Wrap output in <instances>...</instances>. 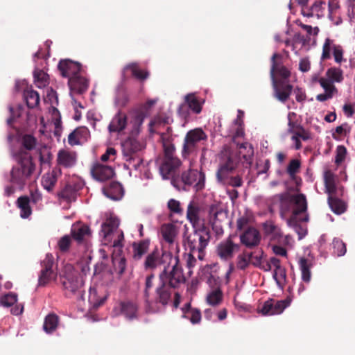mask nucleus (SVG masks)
I'll list each match as a JSON object with an SVG mask.
<instances>
[{"label":"nucleus","instance_id":"f257e3e1","mask_svg":"<svg viewBox=\"0 0 355 355\" xmlns=\"http://www.w3.org/2000/svg\"><path fill=\"white\" fill-rule=\"evenodd\" d=\"M280 214L282 218L291 214L290 218L287 220L289 226L296 225V217L304 214V216L300 218L302 222L309 220V215L306 213L308 203L306 196L303 193L290 194L284 193L279 195Z\"/></svg>","mask_w":355,"mask_h":355},{"label":"nucleus","instance_id":"f03ea898","mask_svg":"<svg viewBox=\"0 0 355 355\" xmlns=\"http://www.w3.org/2000/svg\"><path fill=\"white\" fill-rule=\"evenodd\" d=\"M14 157L17 164L10 171V182L22 189L35 171V165L31 153L24 149H19L15 153Z\"/></svg>","mask_w":355,"mask_h":355},{"label":"nucleus","instance_id":"7ed1b4c3","mask_svg":"<svg viewBox=\"0 0 355 355\" xmlns=\"http://www.w3.org/2000/svg\"><path fill=\"white\" fill-rule=\"evenodd\" d=\"M60 281L65 297L76 298L77 300H84V281L78 271L71 265L64 266L63 274L60 275Z\"/></svg>","mask_w":355,"mask_h":355},{"label":"nucleus","instance_id":"20e7f679","mask_svg":"<svg viewBox=\"0 0 355 355\" xmlns=\"http://www.w3.org/2000/svg\"><path fill=\"white\" fill-rule=\"evenodd\" d=\"M205 175L197 169L188 168L174 175L171 184L178 190L189 191L193 188L196 191L205 187Z\"/></svg>","mask_w":355,"mask_h":355},{"label":"nucleus","instance_id":"39448f33","mask_svg":"<svg viewBox=\"0 0 355 355\" xmlns=\"http://www.w3.org/2000/svg\"><path fill=\"white\" fill-rule=\"evenodd\" d=\"M164 155L157 158L156 162L159 166V170L163 179H169L178 175L177 171L180 167L182 162L175 155V146L173 144H164Z\"/></svg>","mask_w":355,"mask_h":355},{"label":"nucleus","instance_id":"423d86ee","mask_svg":"<svg viewBox=\"0 0 355 355\" xmlns=\"http://www.w3.org/2000/svg\"><path fill=\"white\" fill-rule=\"evenodd\" d=\"M211 239L210 231L204 225L198 228H194L186 237L184 245L191 252H197L198 258L202 260L205 257V250Z\"/></svg>","mask_w":355,"mask_h":355},{"label":"nucleus","instance_id":"0eeeda50","mask_svg":"<svg viewBox=\"0 0 355 355\" xmlns=\"http://www.w3.org/2000/svg\"><path fill=\"white\" fill-rule=\"evenodd\" d=\"M238 157L233 154L227 156L225 160H222L216 172V178L218 182L223 185H229L233 187H240L243 184L242 178L239 175L231 176L230 174L237 167Z\"/></svg>","mask_w":355,"mask_h":355},{"label":"nucleus","instance_id":"6e6552de","mask_svg":"<svg viewBox=\"0 0 355 355\" xmlns=\"http://www.w3.org/2000/svg\"><path fill=\"white\" fill-rule=\"evenodd\" d=\"M175 261L171 268H169L168 265L164 266V269L159 274V282L176 289L185 282L186 278L180 264L178 256L175 257Z\"/></svg>","mask_w":355,"mask_h":355},{"label":"nucleus","instance_id":"1a4fd4ad","mask_svg":"<svg viewBox=\"0 0 355 355\" xmlns=\"http://www.w3.org/2000/svg\"><path fill=\"white\" fill-rule=\"evenodd\" d=\"M174 290L175 288L159 282L155 291L154 300H151L153 305L157 309V312L160 310V306L165 307L171 302H173L175 308L178 307L181 295Z\"/></svg>","mask_w":355,"mask_h":355},{"label":"nucleus","instance_id":"9d476101","mask_svg":"<svg viewBox=\"0 0 355 355\" xmlns=\"http://www.w3.org/2000/svg\"><path fill=\"white\" fill-rule=\"evenodd\" d=\"M155 101L149 100L146 104L139 105L130 109L128 114L130 116V125L131 126L130 135L138 136L141 131L144 119L148 114L149 107L155 104Z\"/></svg>","mask_w":355,"mask_h":355},{"label":"nucleus","instance_id":"9b49d317","mask_svg":"<svg viewBox=\"0 0 355 355\" xmlns=\"http://www.w3.org/2000/svg\"><path fill=\"white\" fill-rule=\"evenodd\" d=\"M207 135L201 128H195L189 130L185 135L182 150V156L187 159L191 155L196 153L198 144L201 141H206Z\"/></svg>","mask_w":355,"mask_h":355},{"label":"nucleus","instance_id":"f8f14e48","mask_svg":"<svg viewBox=\"0 0 355 355\" xmlns=\"http://www.w3.org/2000/svg\"><path fill=\"white\" fill-rule=\"evenodd\" d=\"M41 270L38 276V286H45L57 277L56 266L51 254H46L40 263Z\"/></svg>","mask_w":355,"mask_h":355},{"label":"nucleus","instance_id":"ddd939ff","mask_svg":"<svg viewBox=\"0 0 355 355\" xmlns=\"http://www.w3.org/2000/svg\"><path fill=\"white\" fill-rule=\"evenodd\" d=\"M274 70L275 66H273L270 71L274 89V96L279 101L285 103L292 93L293 85L289 83L288 80H277L276 78H274Z\"/></svg>","mask_w":355,"mask_h":355},{"label":"nucleus","instance_id":"4468645a","mask_svg":"<svg viewBox=\"0 0 355 355\" xmlns=\"http://www.w3.org/2000/svg\"><path fill=\"white\" fill-rule=\"evenodd\" d=\"M291 302L289 298L283 300L268 299L265 301L261 306L258 308L259 312L263 315H272L282 313Z\"/></svg>","mask_w":355,"mask_h":355},{"label":"nucleus","instance_id":"2eb2a0df","mask_svg":"<svg viewBox=\"0 0 355 355\" xmlns=\"http://www.w3.org/2000/svg\"><path fill=\"white\" fill-rule=\"evenodd\" d=\"M204 102V100L197 97L194 93L188 94L184 96V103L178 108V112L186 117L188 114L187 107H189L193 113L200 114Z\"/></svg>","mask_w":355,"mask_h":355},{"label":"nucleus","instance_id":"dca6fc26","mask_svg":"<svg viewBox=\"0 0 355 355\" xmlns=\"http://www.w3.org/2000/svg\"><path fill=\"white\" fill-rule=\"evenodd\" d=\"M333 51L335 62L340 64L343 60V49L340 45L334 44V40L327 38L322 46L321 60H327L331 58V52Z\"/></svg>","mask_w":355,"mask_h":355},{"label":"nucleus","instance_id":"f3484780","mask_svg":"<svg viewBox=\"0 0 355 355\" xmlns=\"http://www.w3.org/2000/svg\"><path fill=\"white\" fill-rule=\"evenodd\" d=\"M119 226V220L115 216H110L101 225V233L104 245H109L112 243L113 234L117 230Z\"/></svg>","mask_w":355,"mask_h":355},{"label":"nucleus","instance_id":"a211bd4d","mask_svg":"<svg viewBox=\"0 0 355 355\" xmlns=\"http://www.w3.org/2000/svg\"><path fill=\"white\" fill-rule=\"evenodd\" d=\"M78 155L76 151L60 149L56 158L57 166L55 168H71L76 164Z\"/></svg>","mask_w":355,"mask_h":355},{"label":"nucleus","instance_id":"6ab92c4d","mask_svg":"<svg viewBox=\"0 0 355 355\" xmlns=\"http://www.w3.org/2000/svg\"><path fill=\"white\" fill-rule=\"evenodd\" d=\"M81 64L70 59L60 60L58 64V69L64 78H69L78 75L81 71Z\"/></svg>","mask_w":355,"mask_h":355},{"label":"nucleus","instance_id":"aec40b11","mask_svg":"<svg viewBox=\"0 0 355 355\" xmlns=\"http://www.w3.org/2000/svg\"><path fill=\"white\" fill-rule=\"evenodd\" d=\"M239 245L234 243L230 236L226 240L220 242L216 248L218 256L223 260L227 261L231 259L234 252L239 250Z\"/></svg>","mask_w":355,"mask_h":355},{"label":"nucleus","instance_id":"412c9836","mask_svg":"<svg viewBox=\"0 0 355 355\" xmlns=\"http://www.w3.org/2000/svg\"><path fill=\"white\" fill-rule=\"evenodd\" d=\"M114 311H119L116 315H123L129 320L137 319L139 316L137 304L129 300L120 302L119 306L114 308Z\"/></svg>","mask_w":355,"mask_h":355},{"label":"nucleus","instance_id":"4be33fe9","mask_svg":"<svg viewBox=\"0 0 355 355\" xmlns=\"http://www.w3.org/2000/svg\"><path fill=\"white\" fill-rule=\"evenodd\" d=\"M166 254L158 248H155L149 253L144 261V266L146 270H154L162 266L164 263V258Z\"/></svg>","mask_w":355,"mask_h":355},{"label":"nucleus","instance_id":"5701e85b","mask_svg":"<svg viewBox=\"0 0 355 355\" xmlns=\"http://www.w3.org/2000/svg\"><path fill=\"white\" fill-rule=\"evenodd\" d=\"M240 241L247 248H252L259 244L261 235L256 228L248 227L240 234Z\"/></svg>","mask_w":355,"mask_h":355},{"label":"nucleus","instance_id":"b1692460","mask_svg":"<svg viewBox=\"0 0 355 355\" xmlns=\"http://www.w3.org/2000/svg\"><path fill=\"white\" fill-rule=\"evenodd\" d=\"M91 174L96 180L105 182L114 176V171L111 166L95 163L91 168Z\"/></svg>","mask_w":355,"mask_h":355},{"label":"nucleus","instance_id":"393cba45","mask_svg":"<svg viewBox=\"0 0 355 355\" xmlns=\"http://www.w3.org/2000/svg\"><path fill=\"white\" fill-rule=\"evenodd\" d=\"M128 125L127 114L119 110L112 119L109 125L108 130L110 132H122Z\"/></svg>","mask_w":355,"mask_h":355},{"label":"nucleus","instance_id":"a878e982","mask_svg":"<svg viewBox=\"0 0 355 355\" xmlns=\"http://www.w3.org/2000/svg\"><path fill=\"white\" fill-rule=\"evenodd\" d=\"M282 56L279 53H275L271 58V67L270 70L275 66L274 70V78H276L277 74L280 78L278 80H288L291 76V71L284 65L281 64V62L278 60H281Z\"/></svg>","mask_w":355,"mask_h":355},{"label":"nucleus","instance_id":"bb28decb","mask_svg":"<svg viewBox=\"0 0 355 355\" xmlns=\"http://www.w3.org/2000/svg\"><path fill=\"white\" fill-rule=\"evenodd\" d=\"M130 131H131V129ZM129 134H130V132H129ZM136 137L130 135V138L123 144V155L124 158L138 155L137 153L142 149L143 146L139 141L135 139Z\"/></svg>","mask_w":355,"mask_h":355},{"label":"nucleus","instance_id":"cd10ccee","mask_svg":"<svg viewBox=\"0 0 355 355\" xmlns=\"http://www.w3.org/2000/svg\"><path fill=\"white\" fill-rule=\"evenodd\" d=\"M154 274L148 275L146 277L145 288L144 290V297L145 302V309L148 313H155L157 312V309L153 305V302L150 300V290L153 286Z\"/></svg>","mask_w":355,"mask_h":355},{"label":"nucleus","instance_id":"c85d7f7f","mask_svg":"<svg viewBox=\"0 0 355 355\" xmlns=\"http://www.w3.org/2000/svg\"><path fill=\"white\" fill-rule=\"evenodd\" d=\"M68 85L70 90L77 94L85 92L89 87V80L80 75L72 76L68 80Z\"/></svg>","mask_w":355,"mask_h":355},{"label":"nucleus","instance_id":"c756f323","mask_svg":"<svg viewBox=\"0 0 355 355\" xmlns=\"http://www.w3.org/2000/svg\"><path fill=\"white\" fill-rule=\"evenodd\" d=\"M79 183L70 182L58 193V197L67 202L76 200L77 192L80 189Z\"/></svg>","mask_w":355,"mask_h":355},{"label":"nucleus","instance_id":"7c9ffc66","mask_svg":"<svg viewBox=\"0 0 355 355\" xmlns=\"http://www.w3.org/2000/svg\"><path fill=\"white\" fill-rule=\"evenodd\" d=\"M254 150L252 146L248 143H242L239 145L238 152L234 153L231 151H227L224 154L222 160H225V157L230 154L235 155L239 162L241 161V157L247 162H250L251 157L253 155Z\"/></svg>","mask_w":355,"mask_h":355},{"label":"nucleus","instance_id":"2f4dec72","mask_svg":"<svg viewBox=\"0 0 355 355\" xmlns=\"http://www.w3.org/2000/svg\"><path fill=\"white\" fill-rule=\"evenodd\" d=\"M102 190L103 194L112 200H119L123 196V187L118 182H111L109 185L103 187Z\"/></svg>","mask_w":355,"mask_h":355},{"label":"nucleus","instance_id":"473e14b6","mask_svg":"<svg viewBox=\"0 0 355 355\" xmlns=\"http://www.w3.org/2000/svg\"><path fill=\"white\" fill-rule=\"evenodd\" d=\"M61 174L62 170L60 168H54L51 173L44 175L42 179V185L44 189L49 192L52 191L58 181V176Z\"/></svg>","mask_w":355,"mask_h":355},{"label":"nucleus","instance_id":"72a5a7b5","mask_svg":"<svg viewBox=\"0 0 355 355\" xmlns=\"http://www.w3.org/2000/svg\"><path fill=\"white\" fill-rule=\"evenodd\" d=\"M161 233L164 240L169 244H173L178 234V227L173 223H164L161 226Z\"/></svg>","mask_w":355,"mask_h":355},{"label":"nucleus","instance_id":"f704fd0d","mask_svg":"<svg viewBox=\"0 0 355 355\" xmlns=\"http://www.w3.org/2000/svg\"><path fill=\"white\" fill-rule=\"evenodd\" d=\"M324 183L325 192L328 194V197L337 196L338 189L336 184L334 174L330 171H326L324 173Z\"/></svg>","mask_w":355,"mask_h":355},{"label":"nucleus","instance_id":"c9c22d12","mask_svg":"<svg viewBox=\"0 0 355 355\" xmlns=\"http://www.w3.org/2000/svg\"><path fill=\"white\" fill-rule=\"evenodd\" d=\"M130 71L131 73V75L135 77V78L139 80H146L148 76L149 73L147 71L141 70L139 68V64L137 62H132L130 63L123 68V76H125V73Z\"/></svg>","mask_w":355,"mask_h":355},{"label":"nucleus","instance_id":"e433bc0d","mask_svg":"<svg viewBox=\"0 0 355 355\" xmlns=\"http://www.w3.org/2000/svg\"><path fill=\"white\" fill-rule=\"evenodd\" d=\"M17 206L20 209V216L22 218H28L32 214L30 206V198L27 196H22L17 198Z\"/></svg>","mask_w":355,"mask_h":355},{"label":"nucleus","instance_id":"4c0bfd02","mask_svg":"<svg viewBox=\"0 0 355 355\" xmlns=\"http://www.w3.org/2000/svg\"><path fill=\"white\" fill-rule=\"evenodd\" d=\"M183 317L189 319L192 324H198L201 320V313L197 309H191L190 303H187L182 309Z\"/></svg>","mask_w":355,"mask_h":355},{"label":"nucleus","instance_id":"58836bf2","mask_svg":"<svg viewBox=\"0 0 355 355\" xmlns=\"http://www.w3.org/2000/svg\"><path fill=\"white\" fill-rule=\"evenodd\" d=\"M200 207L193 202H191L187 210V218L191 223L193 228L199 223Z\"/></svg>","mask_w":355,"mask_h":355},{"label":"nucleus","instance_id":"ea45409f","mask_svg":"<svg viewBox=\"0 0 355 355\" xmlns=\"http://www.w3.org/2000/svg\"><path fill=\"white\" fill-rule=\"evenodd\" d=\"M88 133V130L84 127H80L75 129L68 136L69 144L72 146L80 144L81 139L87 135Z\"/></svg>","mask_w":355,"mask_h":355},{"label":"nucleus","instance_id":"a19ab883","mask_svg":"<svg viewBox=\"0 0 355 355\" xmlns=\"http://www.w3.org/2000/svg\"><path fill=\"white\" fill-rule=\"evenodd\" d=\"M149 245L150 241L148 239H144L139 243H134L132 245L134 259L137 260L140 259L147 252Z\"/></svg>","mask_w":355,"mask_h":355},{"label":"nucleus","instance_id":"79ce46f5","mask_svg":"<svg viewBox=\"0 0 355 355\" xmlns=\"http://www.w3.org/2000/svg\"><path fill=\"white\" fill-rule=\"evenodd\" d=\"M328 203L331 210L337 214H340L346 211L347 206L345 203L340 199L333 196L328 197Z\"/></svg>","mask_w":355,"mask_h":355},{"label":"nucleus","instance_id":"37998d69","mask_svg":"<svg viewBox=\"0 0 355 355\" xmlns=\"http://www.w3.org/2000/svg\"><path fill=\"white\" fill-rule=\"evenodd\" d=\"M299 266L302 272V279L304 282L309 283L311 280V268L312 264L311 261L304 258L302 257L299 260Z\"/></svg>","mask_w":355,"mask_h":355},{"label":"nucleus","instance_id":"c03bdc74","mask_svg":"<svg viewBox=\"0 0 355 355\" xmlns=\"http://www.w3.org/2000/svg\"><path fill=\"white\" fill-rule=\"evenodd\" d=\"M58 322L59 318L55 313H50L47 315L44 322V330L48 334L52 333L56 329Z\"/></svg>","mask_w":355,"mask_h":355},{"label":"nucleus","instance_id":"a18cd8bd","mask_svg":"<svg viewBox=\"0 0 355 355\" xmlns=\"http://www.w3.org/2000/svg\"><path fill=\"white\" fill-rule=\"evenodd\" d=\"M223 300V292L220 288H216L210 291L206 297L207 304L215 306L219 305Z\"/></svg>","mask_w":355,"mask_h":355},{"label":"nucleus","instance_id":"49530a36","mask_svg":"<svg viewBox=\"0 0 355 355\" xmlns=\"http://www.w3.org/2000/svg\"><path fill=\"white\" fill-rule=\"evenodd\" d=\"M326 78L334 83H341L343 80V72L338 67H330L326 71Z\"/></svg>","mask_w":355,"mask_h":355},{"label":"nucleus","instance_id":"de8ad7c7","mask_svg":"<svg viewBox=\"0 0 355 355\" xmlns=\"http://www.w3.org/2000/svg\"><path fill=\"white\" fill-rule=\"evenodd\" d=\"M24 98L29 108H34L40 103L39 94L33 89H26L24 92Z\"/></svg>","mask_w":355,"mask_h":355},{"label":"nucleus","instance_id":"09e8293b","mask_svg":"<svg viewBox=\"0 0 355 355\" xmlns=\"http://www.w3.org/2000/svg\"><path fill=\"white\" fill-rule=\"evenodd\" d=\"M90 234V229L87 225H82L78 227H73L71 230V235L74 240L78 242H81L83 241L84 238L86 236H89Z\"/></svg>","mask_w":355,"mask_h":355},{"label":"nucleus","instance_id":"8fccbe9b","mask_svg":"<svg viewBox=\"0 0 355 355\" xmlns=\"http://www.w3.org/2000/svg\"><path fill=\"white\" fill-rule=\"evenodd\" d=\"M301 167V162L297 159H293L289 162L287 166L286 172L290 178L297 182V178L296 174L300 171Z\"/></svg>","mask_w":355,"mask_h":355},{"label":"nucleus","instance_id":"3c124183","mask_svg":"<svg viewBox=\"0 0 355 355\" xmlns=\"http://www.w3.org/2000/svg\"><path fill=\"white\" fill-rule=\"evenodd\" d=\"M224 215L222 209L215 205H212L209 208V222L212 225V228H215L217 222L220 220L218 216Z\"/></svg>","mask_w":355,"mask_h":355},{"label":"nucleus","instance_id":"603ef678","mask_svg":"<svg viewBox=\"0 0 355 355\" xmlns=\"http://www.w3.org/2000/svg\"><path fill=\"white\" fill-rule=\"evenodd\" d=\"M34 80L37 87L42 88L49 84V75L42 70H35Z\"/></svg>","mask_w":355,"mask_h":355},{"label":"nucleus","instance_id":"864d4df0","mask_svg":"<svg viewBox=\"0 0 355 355\" xmlns=\"http://www.w3.org/2000/svg\"><path fill=\"white\" fill-rule=\"evenodd\" d=\"M37 139L31 135H24L21 138V147L19 149H24L29 153L30 150L35 148Z\"/></svg>","mask_w":355,"mask_h":355},{"label":"nucleus","instance_id":"5fc2aeb1","mask_svg":"<svg viewBox=\"0 0 355 355\" xmlns=\"http://www.w3.org/2000/svg\"><path fill=\"white\" fill-rule=\"evenodd\" d=\"M263 229L266 235L272 236L273 238L280 236L279 228L271 220H268L263 224Z\"/></svg>","mask_w":355,"mask_h":355},{"label":"nucleus","instance_id":"6e6d98bb","mask_svg":"<svg viewBox=\"0 0 355 355\" xmlns=\"http://www.w3.org/2000/svg\"><path fill=\"white\" fill-rule=\"evenodd\" d=\"M333 253L338 257L345 254L347 248L345 243L340 239L335 238L332 242Z\"/></svg>","mask_w":355,"mask_h":355},{"label":"nucleus","instance_id":"4d7b16f0","mask_svg":"<svg viewBox=\"0 0 355 355\" xmlns=\"http://www.w3.org/2000/svg\"><path fill=\"white\" fill-rule=\"evenodd\" d=\"M112 263L114 270L119 275L123 274L126 267V259L117 255L112 256Z\"/></svg>","mask_w":355,"mask_h":355},{"label":"nucleus","instance_id":"13d9d810","mask_svg":"<svg viewBox=\"0 0 355 355\" xmlns=\"http://www.w3.org/2000/svg\"><path fill=\"white\" fill-rule=\"evenodd\" d=\"M318 83L320 86L324 89V92L332 95H334L338 93V89L334 85V83L329 80H327L324 77H321L318 79Z\"/></svg>","mask_w":355,"mask_h":355},{"label":"nucleus","instance_id":"bf43d9fd","mask_svg":"<svg viewBox=\"0 0 355 355\" xmlns=\"http://www.w3.org/2000/svg\"><path fill=\"white\" fill-rule=\"evenodd\" d=\"M350 132V128L347 123H345L336 128L332 133V137L336 140H340L343 137L346 136Z\"/></svg>","mask_w":355,"mask_h":355},{"label":"nucleus","instance_id":"052dcab7","mask_svg":"<svg viewBox=\"0 0 355 355\" xmlns=\"http://www.w3.org/2000/svg\"><path fill=\"white\" fill-rule=\"evenodd\" d=\"M17 301V295L13 293H9L2 296L0 299V304L5 307H10L14 305Z\"/></svg>","mask_w":355,"mask_h":355},{"label":"nucleus","instance_id":"680f3d73","mask_svg":"<svg viewBox=\"0 0 355 355\" xmlns=\"http://www.w3.org/2000/svg\"><path fill=\"white\" fill-rule=\"evenodd\" d=\"M250 256L252 254L247 252H243L241 254H239L237 257V268L240 270H245L250 264Z\"/></svg>","mask_w":355,"mask_h":355},{"label":"nucleus","instance_id":"e2e57ef3","mask_svg":"<svg viewBox=\"0 0 355 355\" xmlns=\"http://www.w3.org/2000/svg\"><path fill=\"white\" fill-rule=\"evenodd\" d=\"M71 243V239L69 235L62 236L58 243V247L61 252H67L69 251Z\"/></svg>","mask_w":355,"mask_h":355},{"label":"nucleus","instance_id":"0e129e2a","mask_svg":"<svg viewBox=\"0 0 355 355\" xmlns=\"http://www.w3.org/2000/svg\"><path fill=\"white\" fill-rule=\"evenodd\" d=\"M273 277L278 285H281L286 282V270L285 268L281 267L274 270Z\"/></svg>","mask_w":355,"mask_h":355},{"label":"nucleus","instance_id":"69168bd1","mask_svg":"<svg viewBox=\"0 0 355 355\" xmlns=\"http://www.w3.org/2000/svg\"><path fill=\"white\" fill-rule=\"evenodd\" d=\"M125 162L128 164L129 166H131L134 169L137 170L140 167L141 164L143 162V159L139 157V155H135L134 156H130L128 157L124 158Z\"/></svg>","mask_w":355,"mask_h":355},{"label":"nucleus","instance_id":"338daca9","mask_svg":"<svg viewBox=\"0 0 355 355\" xmlns=\"http://www.w3.org/2000/svg\"><path fill=\"white\" fill-rule=\"evenodd\" d=\"M167 207L173 214H180L182 212L180 202L175 199H170L167 202Z\"/></svg>","mask_w":355,"mask_h":355},{"label":"nucleus","instance_id":"774afa93","mask_svg":"<svg viewBox=\"0 0 355 355\" xmlns=\"http://www.w3.org/2000/svg\"><path fill=\"white\" fill-rule=\"evenodd\" d=\"M324 5L325 3L321 0L316 1L311 7V10L315 16L320 17L323 15V10L324 9Z\"/></svg>","mask_w":355,"mask_h":355}]
</instances>
